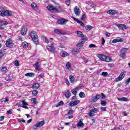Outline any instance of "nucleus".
Masks as SVG:
<instances>
[{
  "label": "nucleus",
  "instance_id": "f257e3e1",
  "mask_svg": "<svg viewBox=\"0 0 130 130\" xmlns=\"http://www.w3.org/2000/svg\"><path fill=\"white\" fill-rule=\"evenodd\" d=\"M30 36L32 39V41L35 44H38L39 41H38V36H37V34L35 31H31L30 33Z\"/></svg>",
  "mask_w": 130,
  "mask_h": 130
},
{
  "label": "nucleus",
  "instance_id": "f03ea898",
  "mask_svg": "<svg viewBox=\"0 0 130 130\" xmlns=\"http://www.w3.org/2000/svg\"><path fill=\"white\" fill-rule=\"evenodd\" d=\"M47 9L50 11V12H55L56 13H61V12H63L64 11V9L61 8V7H60L59 10H58V9L54 8L52 7V6L51 5H48L47 6Z\"/></svg>",
  "mask_w": 130,
  "mask_h": 130
},
{
  "label": "nucleus",
  "instance_id": "7ed1b4c3",
  "mask_svg": "<svg viewBox=\"0 0 130 130\" xmlns=\"http://www.w3.org/2000/svg\"><path fill=\"white\" fill-rule=\"evenodd\" d=\"M0 16H2V17H6V16L12 17L13 16V13H12V11L9 10H0Z\"/></svg>",
  "mask_w": 130,
  "mask_h": 130
},
{
  "label": "nucleus",
  "instance_id": "20e7f679",
  "mask_svg": "<svg viewBox=\"0 0 130 130\" xmlns=\"http://www.w3.org/2000/svg\"><path fill=\"white\" fill-rule=\"evenodd\" d=\"M45 123V121L44 120L38 122L36 125L33 126V129H37L38 127H41Z\"/></svg>",
  "mask_w": 130,
  "mask_h": 130
},
{
  "label": "nucleus",
  "instance_id": "39448f33",
  "mask_svg": "<svg viewBox=\"0 0 130 130\" xmlns=\"http://www.w3.org/2000/svg\"><path fill=\"white\" fill-rule=\"evenodd\" d=\"M76 33L79 37H81V38H82V40H85V41H87V40H88L86 36L83 35V32H82V31H76Z\"/></svg>",
  "mask_w": 130,
  "mask_h": 130
},
{
  "label": "nucleus",
  "instance_id": "423d86ee",
  "mask_svg": "<svg viewBox=\"0 0 130 130\" xmlns=\"http://www.w3.org/2000/svg\"><path fill=\"white\" fill-rule=\"evenodd\" d=\"M124 74H125V71H122L119 77L116 79V82L121 81L124 78Z\"/></svg>",
  "mask_w": 130,
  "mask_h": 130
},
{
  "label": "nucleus",
  "instance_id": "0eeeda50",
  "mask_svg": "<svg viewBox=\"0 0 130 130\" xmlns=\"http://www.w3.org/2000/svg\"><path fill=\"white\" fill-rule=\"evenodd\" d=\"M13 45H14V43H13V41H12L11 39H7L6 41V46H7V47L12 48Z\"/></svg>",
  "mask_w": 130,
  "mask_h": 130
},
{
  "label": "nucleus",
  "instance_id": "6e6552de",
  "mask_svg": "<svg viewBox=\"0 0 130 130\" xmlns=\"http://www.w3.org/2000/svg\"><path fill=\"white\" fill-rule=\"evenodd\" d=\"M54 43H53L51 44V45L50 46H47V49H48V50H49V51H55V49L56 48L54 47Z\"/></svg>",
  "mask_w": 130,
  "mask_h": 130
},
{
  "label": "nucleus",
  "instance_id": "1a4fd4ad",
  "mask_svg": "<svg viewBox=\"0 0 130 130\" xmlns=\"http://www.w3.org/2000/svg\"><path fill=\"white\" fill-rule=\"evenodd\" d=\"M40 60L38 59L34 65V67L36 69V70H40V66L41 65V63H40Z\"/></svg>",
  "mask_w": 130,
  "mask_h": 130
},
{
  "label": "nucleus",
  "instance_id": "9d476101",
  "mask_svg": "<svg viewBox=\"0 0 130 130\" xmlns=\"http://www.w3.org/2000/svg\"><path fill=\"white\" fill-rule=\"evenodd\" d=\"M97 111H98V109L96 108L91 109L89 111V116L90 117L94 116V115H95V113H96Z\"/></svg>",
  "mask_w": 130,
  "mask_h": 130
},
{
  "label": "nucleus",
  "instance_id": "9b49d317",
  "mask_svg": "<svg viewBox=\"0 0 130 130\" xmlns=\"http://www.w3.org/2000/svg\"><path fill=\"white\" fill-rule=\"evenodd\" d=\"M100 98H101V96L100 94H96L95 96L91 98V102H96L98 101Z\"/></svg>",
  "mask_w": 130,
  "mask_h": 130
},
{
  "label": "nucleus",
  "instance_id": "f8f14e48",
  "mask_svg": "<svg viewBox=\"0 0 130 130\" xmlns=\"http://www.w3.org/2000/svg\"><path fill=\"white\" fill-rule=\"evenodd\" d=\"M96 56L102 61H104L105 60L106 55H103L102 54H98Z\"/></svg>",
  "mask_w": 130,
  "mask_h": 130
},
{
  "label": "nucleus",
  "instance_id": "ddd939ff",
  "mask_svg": "<svg viewBox=\"0 0 130 130\" xmlns=\"http://www.w3.org/2000/svg\"><path fill=\"white\" fill-rule=\"evenodd\" d=\"M74 13L76 16H80V14H81V11H80V8H78V6H76L74 8Z\"/></svg>",
  "mask_w": 130,
  "mask_h": 130
},
{
  "label": "nucleus",
  "instance_id": "4468645a",
  "mask_svg": "<svg viewBox=\"0 0 130 130\" xmlns=\"http://www.w3.org/2000/svg\"><path fill=\"white\" fill-rule=\"evenodd\" d=\"M21 35H26L27 33V27L23 26L20 31Z\"/></svg>",
  "mask_w": 130,
  "mask_h": 130
},
{
  "label": "nucleus",
  "instance_id": "2eb2a0df",
  "mask_svg": "<svg viewBox=\"0 0 130 130\" xmlns=\"http://www.w3.org/2000/svg\"><path fill=\"white\" fill-rule=\"evenodd\" d=\"M80 89H81V87L78 86V87H76L75 89H72L71 90V92H72V94H73L74 95H75L76 96L77 95V92L79 91V90H80Z\"/></svg>",
  "mask_w": 130,
  "mask_h": 130
},
{
  "label": "nucleus",
  "instance_id": "dca6fc26",
  "mask_svg": "<svg viewBox=\"0 0 130 130\" xmlns=\"http://www.w3.org/2000/svg\"><path fill=\"white\" fill-rule=\"evenodd\" d=\"M79 103H80L79 100H77V101H75L74 102H71L69 104V106H70V107L75 106V105H77V104H79Z\"/></svg>",
  "mask_w": 130,
  "mask_h": 130
},
{
  "label": "nucleus",
  "instance_id": "f3484780",
  "mask_svg": "<svg viewBox=\"0 0 130 130\" xmlns=\"http://www.w3.org/2000/svg\"><path fill=\"white\" fill-rule=\"evenodd\" d=\"M68 21V20L66 19H59L58 24L59 25H66V23H67Z\"/></svg>",
  "mask_w": 130,
  "mask_h": 130
},
{
  "label": "nucleus",
  "instance_id": "a211bd4d",
  "mask_svg": "<svg viewBox=\"0 0 130 130\" xmlns=\"http://www.w3.org/2000/svg\"><path fill=\"white\" fill-rule=\"evenodd\" d=\"M66 70L68 72L72 71V64L69 62H68L66 64Z\"/></svg>",
  "mask_w": 130,
  "mask_h": 130
},
{
  "label": "nucleus",
  "instance_id": "6ab92c4d",
  "mask_svg": "<svg viewBox=\"0 0 130 130\" xmlns=\"http://www.w3.org/2000/svg\"><path fill=\"white\" fill-rule=\"evenodd\" d=\"M107 13L109 15H115V14H116L117 13V11H116V10H110L108 11Z\"/></svg>",
  "mask_w": 130,
  "mask_h": 130
},
{
  "label": "nucleus",
  "instance_id": "aec40b11",
  "mask_svg": "<svg viewBox=\"0 0 130 130\" xmlns=\"http://www.w3.org/2000/svg\"><path fill=\"white\" fill-rule=\"evenodd\" d=\"M117 26L121 28L122 30H126L127 28L126 26L123 24H118Z\"/></svg>",
  "mask_w": 130,
  "mask_h": 130
},
{
  "label": "nucleus",
  "instance_id": "412c9836",
  "mask_svg": "<svg viewBox=\"0 0 130 130\" xmlns=\"http://www.w3.org/2000/svg\"><path fill=\"white\" fill-rule=\"evenodd\" d=\"M60 55L62 57H66V56H69L70 55L67 52L62 51L60 52Z\"/></svg>",
  "mask_w": 130,
  "mask_h": 130
},
{
  "label": "nucleus",
  "instance_id": "4be33fe9",
  "mask_svg": "<svg viewBox=\"0 0 130 130\" xmlns=\"http://www.w3.org/2000/svg\"><path fill=\"white\" fill-rule=\"evenodd\" d=\"M123 41V39H115L112 41V43H116L117 42H122Z\"/></svg>",
  "mask_w": 130,
  "mask_h": 130
},
{
  "label": "nucleus",
  "instance_id": "5701e85b",
  "mask_svg": "<svg viewBox=\"0 0 130 130\" xmlns=\"http://www.w3.org/2000/svg\"><path fill=\"white\" fill-rule=\"evenodd\" d=\"M117 99L119 101H125V102L129 101L128 99L125 97L117 98Z\"/></svg>",
  "mask_w": 130,
  "mask_h": 130
},
{
  "label": "nucleus",
  "instance_id": "b1692460",
  "mask_svg": "<svg viewBox=\"0 0 130 130\" xmlns=\"http://www.w3.org/2000/svg\"><path fill=\"white\" fill-rule=\"evenodd\" d=\"M86 41L83 40L81 42L78 43L77 44V48H80V47H82L83 46V45L86 42Z\"/></svg>",
  "mask_w": 130,
  "mask_h": 130
},
{
  "label": "nucleus",
  "instance_id": "393cba45",
  "mask_svg": "<svg viewBox=\"0 0 130 130\" xmlns=\"http://www.w3.org/2000/svg\"><path fill=\"white\" fill-rule=\"evenodd\" d=\"M72 52L73 54H76L77 52H80V48H78L77 47V48L73 49Z\"/></svg>",
  "mask_w": 130,
  "mask_h": 130
},
{
  "label": "nucleus",
  "instance_id": "a878e982",
  "mask_svg": "<svg viewBox=\"0 0 130 130\" xmlns=\"http://www.w3.org/2000/svg\"><path fill=\"white\" fill-rule=\"evenodd\" d=\"M39 87H40V85L38 83H36L32 85V88L35 90H37Z\"/></svg>",
  "mask_w": 130,
  "mask_h": 130
},
{
  "label": "nucleus",
  "instance_id": "bb28decb",
  "mask_svg": "<svg viewBox=\"0 0 130 130\" xmlns=\"http://www.w3.org/2000/svg\"><path fill=\"white\" fill-rule=\"evenodd\" d=\"M104 61H106V62H110V61H112V59L109 56H106Z\"/></svg>",
  "mask_w": 130,
  "mask_h": 130
},
{
  "label": "nucleus",
  "instance_id": "cd10ccee",
  "mask_svg": "<svg viewBox=\"0 0 130 130\" xmlns=\"http://www.w3.org/2000/svg\"><path fill=\"white\" fill-rule=\"evenodd\" d=\"M8 24H9V23H8L6 21H4V20L0 21V24L1 25V26H7Z\"/></svg>",
  "mask_w": 130,
  "mask_h": 130
},
{
  "label": "nucleus",
  "instance_id": "c85d7f7f",
  "mask_svg": "<svg viewBox=\"0 0 130 130\" xmlns=\"http://www.w3.org/2000/svg\"><path fill=\"white\" fill-rule=\"evenodd\" d=\"M69 79L70 83H75V77L73 76L70 75Z\"/></svg>",
  "mask_w": 130,
  "mask_h": 130
},
{
  "label": "nucleus",
  "instance_id": "c756f323",
  "mask_svg": "<svg viewBox=\"0 0 130 130\" xmlns=\"http://www.w3.org/2000/svg\"><path fill=\"white\" fill-rule=\"evenodd\" d=\"M65 96L66 98H69L71 97V91L67 90V92L65 93Z\"/></svg>",
  "mask_w": 130,
  "mask_h": 130
},
{
  "label": "nucleus",
  "instance_id": "7c9ffc66",
  "mask_svg": "<svg viewBox=\"0 0 130 130\" xmlns=\"http://www.w3.org/2000/svg\"><path fill=\"white\" fill-rule=\"evenodd\" d=\"M93 29V27L91 25H86L85 26V29L86 31H90Z\"/></svg>",
  "mask_w": 130,
  "mask_h": 130
},
{
  "label": "nucleus",
  "instance_id": "2f4dec72",
  "mask_svg": "<svg viewBox=\"0 0 130 130\" xmlns=\"http://www.w3.org/2000/svg\"><path fill=\"white\" fill-rule=\"evenodd\" d=\"M88 5L90 6V7H91V8H94V7L96 6L92 1H89Z\"/></svg>",
  "mask_w": 130,
  "mask_h": 130
},
{
  "label": "nucleus",
  "instance_id": "473e14b6",
  "mask_svg": "<svg viewBox=\"0 0 130 130\" xmlns=\"http://www.w3.org/2000/svg\"><path fill=\"white\" fill-rule=\"evenodd\" d=\"M63 104H64L63 102L62 101H60L58 104L56 105V107H59V106H61Z\"/></svg>",
  "mask_w": 130,
  "mask_h": 130
},
{
  "label": "nucleus",
  "instance_id": "72a5a7b5",
  "mask_svg": "<svg viewBox=\"0 0 130 130\" xmlns=\"http://www.w3.org/2000/svg\"><path fill=\"white\" fill-rule=\"evenodd\" d=\"M25 76L26 77H33V76H34V74H33V73H27L25 74Z\"/></svg>",
  "mask_w": 130,
  "mask_h": 130
},
{
  "label": "nucleus",
  "instance_id": "f704fd0d",
  "mask_svg": "<svg viewBox=\"0 0 130 130\" xmlns=\"http://www.w3.org/2000/svg\"><path fill=\"white\" fill-rule=\"evenodd\" d=\"M54 32L55 33H56V34H58V35H61V34H62L61 31H60L59 30L57 29H54Z\"/></svg>",
  "mask_w": 130,
  "mask_h": 130
},
{
  "label": "nucleus",
  "instance_id": "c9c22d12",
  "mask_svg": "<svg viewBox=\"0 0 130 130\" xmlns=\"http://www.w3.org/2000/svg\"><path fill=\"white\" fill-rule=\"evenodd\" d=\"M22 45L23 48H27V47H28V43H27L26 42H24L22 43Z\"/></svg>",
  "mask_w": 130,
  "mask_h": 130
},
{
  "label": "nucleus",
  "instance_id": "e433bc0d",
  "mask_svg": "<svg viewBox=\"0 0 130 130\" xmlns=\"http://www.w3.org/2000/svg\"><path fill=\"white\" fill-rule=\"evenodd\" d=\"M78 24H79L80 25V26L81 27H82L83 28H84V27H85V24H84V23H83V22H82L80 20H78Z\"/></svg>",
  "mask_w": 130,
  "mask_h": 130
},
{
  "label": "nucleus",
  "instance_id": "4c0bfd02",
  "mask_svg": "<svg viewBox=\"0 0 130 130\" xmlns=\"http://www.w3.org/2000/svg\"><path fill=\"white\" fill-rule=\"evenodd\" d=\"M79 97H80V98H85V93L83 92H80Z\"/></svg>",
  "mask_w": 130,
  "mask_h": 130
},
{
  "label": "nucleus",
  "instance_id": "58836bf2",
  "mask_svg": "<svg viewBox=\"0 0 130 130\" xmlns=\"http://www.w3.org/2000/svg\"><path fill=\"white\" fill-rule=\"evenodd\" d=\"M86 18H87L86 14H83L81 18V21H84V20H85Z\"/></svg>",
  "mask_w": 130,
  "mask_h": 130
},
{
  "label": "nucleus",
  "instance_id": "ea45409f",
  "mask_svg": "<svg viewBox=\"0 0 130 130\" xmlns=\"http://www.w3.org/2000/svg\"><path fill=\"white\" fill-rule=\"evenodd\" d=\"M106 104H107V103L106 101H101V105L102 106H106Z\"/></svg>",
  "mask_w": 130,
  "mask_h": 130
},
{
  "label": "nucleus",
  "instance_id": "a19ab883",
  "mask_svg": "<svg viewBox=\"0 0 130 130\" xmlns=\"http://www.w3.org/2000/svg\"><path fill=\"white\" fill-rule=\"evenodd\" d=\"M73 113H74V110H73V109H70L69 110L68 114H69V115H71L73 114Z\"/></svg>",
  "mask_w": 130,
  "mask_h": 130
},
{
  "label": "nucleus",
  "instance_id": "79ce46f5",
  "mask_svg": "<svg viewBox=\"0 0 130 130\" xmlns=\"http://www.w3.org/2000/svg\"><path fill=\"white\" fill-rule=\"evenodd\" d=\"M22 105H23V106H27V105H28V103L26 102L25 101H22Z\"/></svg>",
  "mask_w": 130,
  "mask_h": 130
},
{
  "label": "nucleus",
  "instance_id": "37998d69",
  "mask_svg": "<svg viewBox=\"0 0 130 130\" xmlns=\"http://www.w3.org/2000/svg\"><path fill=\"white\" fill-rule=\"evenodd\" d=\"M77 126H79L80 127H83L84 126V124L83 123H80L78 122L77 123Z\"/></svg>",
  "mask_w": 130,
  "mask_h": 130
},
{
  "label": "nucleus",
  "instance_id": "c03bdc74",
  "mask_svg": "<svg viewBox=\"0 0 130 130\" xmlns=\"http://www.w3.org/2000/svg\"><path fill=\"white\" fill-rule=\"evenodd\" d=\"M7 71V67H3L2 69H1V72L2 73H5Z\"/></svg>",
  "mask_w": 130,
  "mask_h": 130
},
{
  "label": "nucleus",
  "instance_id": "a18cd8bd",
  "mask_svg": "<svg viewBox=\"0 0 130 130\" xmlns=\"http://www.w3.org/2000/svg\"><path fill=\"white\" fill-rule=\"evenodd\" d=\"M95 47H96V45L95 44H91L89 45V48H95Z\"/></svg>",
  "mask_w": 130,
  "mask_h": 130
},
{
  "label": "nucleus",
  "instance_id": "49530a36",
  "mask_svg": "<svg viewBox=\"0 0 130 130\" xmlns=\"http://www.w3.org/2000/svg\"><path fill=\"white\" fill-rule=\"evenodd\" d=\"M37 94H38V91L37 90H34L32 91V95H34V96H37Z\"/></svg>",
  "mask_w": 130,
  "mask_h": 130
},
{
  "label": "nucleus",
  "instance_id": "de8ad7c7",
  "mask_svg": "<svg viewBox=\"0 0 130 130\" xmlns=\"http://www.w3.org/2000/svg\"><path fill=\"white\" fill-rule=\"evenodd\" d=\"M31 8H33V9H36V7H37V5L35 3H32L31 4Z\"/></svg>",
  "mask_w": 130,
  "mask_h": 130
},
{
  "label": "nucleus",
  "instance_id": "09e8293b",
  "mask_svg": "<svg viewBox=\"0 0 130 130\" xmlns=\"http://www.w3.org/2000/svg\"><path fill=\"white\" fill-rule=\"evenodd\" d=\"M102 75L103 76V77H106V76H108V73L103 72H102Z\"/></svg>",
  "mask_w": 130,
  "mask_h": 130
},
{
  "label": "nucleus",
  "instance_id": "8fccbe9b",
  "mask_svg": "<svg viewBox=\"0 0 130 130\" xmlns=\"http://www.w3.org/2000/svg\"><path fill=\"white\" fill-rule=\"evenodd\" d=\"M31 102L32 103V104H36V99L35 98H32L31 99Z\"/></svg>",
  "mask_w": 130,
  "mask_h": 130
},
{
  "label": "nucleus",
  "instance_id": "3c124183",
  "mask_svg": "<svg viewBox=\"0 0 130 130\" xmlns=\"http://www.w3.org/2000/svg\"><path fill=\"white\" fill-rule=\"evenodd\" d=\"M19 61L16 60L15 61H14V64L16 66V67H19Z\"/></svg>",
  "mask_w": 130,
  "mask_h": 130
},
{
  "label": "nucleus",
  "instance_id": "603ef678",
  "mask_svg": "<svg viewBox=\"0 0 130 130\" xmlns=\"http://www.w3.org/2000/svg\"><path fill=\"white\" fill-rule=\"evenodd\" d=\"M126 54H125V52H123L121 54V57H122V58H124V57H125L126 56Z\"/></svg>",
  "mask_w": 130,
  "mask_h": 130
},
{
  "label": "nucleus",
  "instance_id": "864d4df0",
  "mask_svg": "<svg viewBox=\"0 0 130 130\" xmlns=\"http://www.w3.org/2000/svg\"><path fill=\"white\" fill-rule=\"evenodd\" d=\"M66 5H67V6H70V5L71 4V0H66Z\"/></svg>",
  "mask_w": 130,
  "mask_h": 130
},
{
  "label": "nucleus",
  "instance_id": "5fc2aeb1",
  "mask_svg": "<svg viewBox=\"0 0 130 130\" xmlns=\"http://www.w3.org/2000/svg\"><path fill=\"white\" fill-rule=\"evenodd\" d=\"M129 83H130V78L126 80V81H125V84L128 85Z\"/></svg>",
  "mask_w": 130,
  "mask_h": 130
},
{
  "label": "nucleus",
  "instance_id": "6e6d98bb",
  "mask_svg": "<svg viewBox=\"0 0 130 130\" xmlns=\"http://www.w3.org/2000/svg\"><path fill=\"white\" fill-rule=\"evenodd\" d=\"M101 95H102V97H101L102 99H105V98H106V95L104 93H102Z\"/></svg>",
  "mask_w": 130,
  "mask_h": 130
},
{
  "label": "nucleus",
  "instance_id": "4d7b16f0",
  "mask_svg": "<svg viewBox=\"0 0 130 130\" xmlns=\"http://www.w3.org/2000/svg\"><path fill=\"white\" fill-rule=\"evenodd\" d=\"M101 110L102 111H106V108L103 107H101Z\"/></svg>",
  "mask_w": 130,
  "mask_h": 130
},
{
  "label": "nucleus",
  "instance_id": "13d9d810",
  "mask_svg": "<svg viewBox=\"0 0 130 130\" xmlns=\"http://www.w3.org/2000/svg\"><path fill=\"white\" fill-rule=\"evenodd\" d=\"M128 50V48H123L121 49L122 51H123L124 52H125L126 51H127Z\"/></svg>",
  "mask_w": 130,
  "mask_h": 130
},
{
  "label": "nucleus",
  "instance_id": "bf43d9fd",
  "mask_svg": "<svg viewBox=\"0 0 130 130\" xmlns=\"http://www.w3.org/2000/svg\"><path fill=\"white\" fill-rule=\"evenodd\" d=\"M8 114H12L13 113V112L12 111V110H9L7 111Z\"/></svg>",
  "mask_w": 130,
  "mask_h": 130
},
{
  "label": "nucleus",
  "instance_id": "052dcab7",
  "mask_svg": "<svg viewBox=\"0 0 130 130\" xmlns=\"http://www.w3.org/2000/svg\"><path fill=\"white\" fill-rule=\"evenodd\" d=\"M83 60L84 63H87V62H88V60L87 59L83 58Z\"/></svg>",
  "mask_w": 130,
  "mask_h": 130
},
{
  "label": "nucleus",
  "instance_id": "680f3d73",
  "mask_svg": "<svg viewBox=\"0 0 130 130\" xmlns=\"http://www.w3.org/2000/svg\"><path fill=\"white\" fill-rule=\"evenodd\" d=\"M4 119H5L4 116H2L0 117V121H3V120H4Z\"/></svg>",
  "mask_w": 130,
  "mask_h": 130
},
{
  "label": "nucleus",
  "instance_id": "e2e57ef3",
  "mask_svg": "<svg viewBox=\"0 0 130 130\" xmlns=\"http://www.w3.org/2000/svg\"><path fill=\"white\" fill-rule=\"evenodd\" d=\"M44 42H45L46 43H47V44L49 43L48 41L47 40V39H46V38H44Z\"/></svg>",
  "mask_w": 130,
  "mask_h": 130
},
{
  "label": "nucleus",
  "instance_id": "0e129e2a",
  "mask_svg": "<svg viewBox=\"0 0 130 130\" xmlns=\"http://www.w3.org/2000/svg\"><path fill=\"white\" fill-rule=\"evenodd\" d=\"M72 19H73V20L74 21H76V22H77V23H78V22H79V20H78L77 18H76L75 17H72Z\"/></svg>",
  "mask_w": 130,
  "mask_h": 130
},
{
  "label": "nucleus",
  "instance_id": "69168bd1",
  "mask_svg": "<svg viewBox=\"0 0 130 130\" xmlns=\"http://www.w3.org/2000/svg\"><path fill=\"white\" fill-rule=\"evenodd\" d=\"M106 36H107L108 37H110V34L109 32H106Z\"/></svg>",
  "mask_w": 130,
  "mask_h": 130
},
{
  "label": "nucleus",
  "instance_id": "338daca9",
  "mask_svg": "<svg viewBox=\"0 0 130 130\" xmlns=\"http://www.w3.org/2000/svg\"><path fill=\"white\" fill-rule=\"evenodd\" d=\"M102 39H103L102 44H103V45H104V43H105V40H104V38H103Z\"/></svg>",
  "mask_w": 130,
  "mask_h": 130
},
{
  "label": "nucleus",
  "instance_id": "774afa93",
  "mask_svg": "<svg viewBox=\"0 0 130 130\" xmlns=\"http://www.w3.org/2000/svg\"><path fill=\"white\" fill-rule=\"evenodd\" d=\"M43 77H44V75H43V74H40V75H39V78H43Z\"/></svg>",
  "mask_w": 130,
  "mask_h": 130
}]
</instances>
